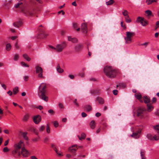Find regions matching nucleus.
Returning <instances> with one entry per match:
<instances>
[{
  "label": "nucleus",
  "mask_w": 159,
  "mask_h": 159,
  "mask_svg": "<svg viewBox=\"0 0 159 159\" xmlns=\"http://www.w3.org/2000/svg\"><path fill=\"white\" fill-rule=\"evenodd\" d=\"M46 83H43L41 84L39 87L38 95L40 98L47 102L48 101V97L46 95Z\"/></svg>",
  "instance_id": "1"
},
{
  "label": "nucleus",
  "mask_w": 159,
  "mask_h": 159,
  "mask_svg": "<svg viewBox=\"0 0 159 159\" xmlns=\"http://www.w3.org/2000/svg\"><path fill=\"white\" fill-rule=\"evenodd\" d=\"M104 72L107 77L113 78L116 76L117 70L111 66H107L104 68Z\"/></svg>",
  "instance_id": "2"
},
{
  "label": "nucleus",
  "mask_w": 159,
  "mask_h": 159,
  "mask_svg": "<svg viewBox=\"0 0 159 159\" xmlns=\"http://www.w3.org/2000/svg\"><path fill=\"white\" fill-rule=\"evenodd\" d=\"M23 143L22 141L20 140L18 143L14 145V150L12 152V154L14 156H15L17 154H18V156H20V150L21 148Z\"/></svg>",
  "instance_id": "3"
},
{
  "label": "nucleus",
  "mask_w": 159,
  "mask_h": 159,
  "mask_svg": "<svg viewBox=\"0 0 159 159\" xmlns=\"http://www.w3.org/2000/svg\"><path fill=\"white\" fill-rule=\"evenodd\" d=\"M153 128L157 131V133L158 134L159 137L156 135H155L153 137L150 134H148L147 135V137L150 140H157L159 139V124L156 126H154Z\"/></svg>",
  "instance_id": "4"
},
{
  "label": "nucleus",
  "mask_w": 159,
  "mask_h": 159,
  "mask_svg": "<svg viewBox=\"0 0 159 159\" xmlns=\"http://www.w3.org/2000/svg\"><path fill=\"white\" fill-rule=\"evenodd\" d=\"M142 128L139 126L136 127L134 129L132 134L131 136L135 139H138L140 137Z\"/></svg>",
  "instance_id": "5"
},
{
  "label": "nucleus",
  "mask_w": 159,
  "mask_h": 159,
  "mask_svg": "<svg viewBox=\"0 0 159 159\" xmlns=\"http://www.w3.org/2000/svg\"><path fill=\"white\" fill-rule=\"evenodd\" d=\"M135 35V33L133 32H126V37H125V43L129 44L132 42L131 37Z\"/></svg>",
  "instance_id": "6"
},
{
  "label": "nucleus",
  "mask_w": 159,
  "mask_h": 159,
  "mask_svg": "<svg viewBox=\"0 0 159 159\" xmlns=\"http://www.w3.org/2000/svg\"><path fill=\"white\" fill-rule=\"evenodd\" d=\"M66 44L65 42L57 44L56 46V51L58 52H61L66 47Z\"/></svg>",
  "instance_id": "7"
},
{
  "label": "nucleus",
  "mask_w": 159,
  "mask_h": 159,
  "mask_svg": "<svg viewBox=\"0 0 159 159\" xmlns=\"http://www.w3.org/2000/svg\"><path fill=\"white\" fill-rule=\"evenodd\" d=\"M137 116L141 118H143L145 117L146 112L145 109L143 108H139L137 110Z\"/></svg>",
  "instance_id": "8"
},
{
  "label": "nucleus",
  "mask_w": 159,
  "mask_h": 159,
  "mask_svg": "<svg viewBox=\"0 0 159 159\" xmlns=\"http://www.w3.org/2000/svg\"><path fill=\"white\" fill-rule=\"evenodd\" d=\"M36 73L38 74V76L39 78H43V70L42 67L39 66H37L35 67Z\"/></svg>",
  "instance_id": "9"
},
{
  "label": "nucleus",
  "mask_w": 159,
  "mask_h": 159,
  "mask_svg": "<svg viewBox=\"0 0 159 159\" xmlns=\"http://www.w3.org/2000/svg\"><path fill=\"white\" fill-rule=\"evenodd\" d=\"M21 12L26 16H32L33 15L32 10L25 7H23L21 9Z\"/></svg>",
  "instance_id": "10"
},
{
  "label": "nucleus",
  "mask_w": 159,
  "mask_h": 159,
  "mask_svg": "<svg viewBox=\"0 0 159 159\" xmlns=\"http://www.w3.org/2000/svg\"><path fill=\"white\" fill-rule=\"evenodd\" d=\"M21 154L23 157H26L30 155V152L24 147H22L20 152V155Z\"/></svg>",
  "instance_id": "11"
},
{
  "label": "nucleus",
  "mask_w": 159,
  "mask_h": 159,
  "mask_svg": "<svg viewBox=\"0 0 159 159\" xmlns=\"http://www.w3.org/2000/svg\"><path fill=\"white\" fill-rule=\"evenodd\" d=\"M137 22L140 23L143 26H146L148 24L146 21L144 20L143 18L140 17H139L137 20Z\"/></svg>",
  "instance_id": "12"
},
{
  "label": "nucleus",
  "mask_w": 159,
  "mask_h": 159,
  "mask_svg": "<svg viewBox=\"0 0 159 159\" xmlns=\"http://www.w3.org/2000/svg\"><path fill=\"white\" fill-rule=\"evenodd\" d=\"M33 120L35 124H38L41 121V117L40 115H37L34 117Z\"/></svg>",
  "instance_id": "13"
},
{
  "label": "nucleus",
  "mask_w": 159,
  "mask_h": 159,
  "mask_svg": "<svg viewBox=\"0 0 159 159\" xmlns=\"http://www.w3.org/2000/svg\"><path fill=\"white\" fill-rule=\"evenodd\" d=\"M81 30L82 32L85 34L87 32V26L86 24L85 23H83L81 25Z\"/></svg>",
  "instance_id": "14"
},
{
  "label": "nucleus",
  "mask_w": 159,
  "mask_h": 159,
  "mask_svg": "<svg viewBox=\"0 0 159 159\" xmlns=\"http://www.w3.org/2000/svg\"><path fill=\"white\" fill-rule=\"evenodd\" d=\"M83 47V45L81 44L76 45L74 49L76 52H78L81 50Z\"/></svg>",
  "instance_id": "15"
},
{
  "label": "nucleus",
  "mask_w": 159,
  "mask_h": 159,
  "mask_svg": "<svg viewBox=\"0 0 159 159\" xmlns=\"http://www.w3.org/2000/svg\"><path fill=\"white\" fill-rule=\"evenodd\" d=\"M14 7L16 8H19L21 11V9L23 7H25L24 6L22 2H19L14 5Z\"/></svg>",
  "instance_id": "16"
},
{
  "label": "nucleus",
  "mask_w": 159,
  "mask_h": 159,
  "mask_svg": "<svg viewBox=\"0 0 159 159\" xmlns=\"http://www.w3.org/2000/svg\"><path fill=\"white\" fill-rule=\"evenodd\" d=\"M100 89H95L91 90L90 91V93L93 95L95 94L100 93Z\"/></svg>",
  "instance_id": "17"
},
{
  "label": "nucleus",
  "mask_w": 159,
  "mask_h": 159,
  "mask_svg": "<svg viewBox=\"0 0 159 159\" xmlns=\"http://www.w3.org/2000/svg\"><path fill=\"white\" fill-rule=\"evenodd\" d=\"M40 37L41 38H44L46 37L48 34L45 32L43 31L39 34Z\"/></svg>",
  "instance_id": "18"
},
{
  "label": "nucleus",
  "mask_w": 159,
  "mask_h": 159,
  "mask_svg": "<svg viewBox=\"0 0 159 159\" xmlns=\"http://www.w3.org/2000/svg\"><path fill=\"white\" fill-rule=\"evenodd\" d=\"M89 125L90 128L92 129H94L95 128L96 126V124L95 121L93 120L91 121L89 123Z\"/></svg>",
  "instance_id": "19"
},
{
  "label": "nucleus",
  "mask_w": 159,
  "mask_h": 159,
  "mask_svg": "<svg viewBox=\"0 0 159 159\" xmlns=\"http://www.w3.org/2000/svg\"><path fill=\"white\" fill-rule=\"evenodd\" d=\"M147 107L148 111L149 112L151 111L154 109L153 107L151 104L150 103L148 104H147Z\"/></svg>",
  "instance_id": "20"
},
{
  "label": "nucleus",
  "mask_w": 159,
  "mask_h": 159,
  "mask_svg": "<svg viewBox=\"0 0 159 159\" xmlns=\"http://www.w3.org/2000/svg\"><path fill=\"white\" fill-rule=\"evenodd\" d=\"M134 95L137 99L140 100L141 102H143V101L141 100L142 96L140 93H137L135 94Z\"/></svg>",
  "instance_id": "21"
},
{
  "label": "nucleus",
  "mask_w": 159,
  "mask_h": 159,
  "mask_svg": "<svg viewBox=\"0 0 159 159\" xmlns=\"http://www.w3.org/2000/svg\"><path fill=\"white\" fill-rule=\"evenodd\" d=\"M77 146V145H73V146H71V147H70L69 148V151L72 153H75L76 151V149H75V148H72L74 147H75V146Z\"/></svg>",
  "instance_id": "22"
},
{
  "label": "nucleus",
  "mask_w": 159,
  "mask_h": 159,
  "mask_svg": "<svg viewBox=\"0 0 159 159\" xmlns=\"http://www.w3.org/2000/svg\"><path fill=\"white\" fill-rule=\"evenodd\" d=\"M97 101L100 104H103L104 103V100L103 99L100 97H98L96 98Z\"/></svg>",
  "instance_id": "23"
},
{
  "label": "nucleus",
  "mask_w": 159,
  "mask_h": 159,
  "mask_svg": "<svg viewBox=\"0 0 159 159\" xmlns=\"http://www.w3.org/2000/svg\"><path fill=\"white\" fill-rule=\"evenodd\" d=\"M84 109L88 112L92 110V107L90 105H86L84 106Z\"/></svg>",
  "instance_id": "24"
},
{
  "label": "nucleus",
  "mask_w": 159,
  "mask_h": 159,
  "mask_svg": "<svg viewBox=\"0 0 159 159\" xmlns=\"http://www.w3.org/2000/svg\"><path fill=\"white\" fill-rule=\"evenodd\" d=\"M143 99L145 103H149L150 101V98L147 96H144L143 97Z\"/></svg>",
  "instance_id": "25"
},
{
  "label": "nucleus",
  "mask_w": 159,
  "mask_h": 159,
  "mask_svg": "<svg viewBox=\"0 0 159 159\" xmlns=\"http://www.w3.org/2000/svg\"><path fill=\"white\" fill-rule=\"evenodd\" d=\"M57 72L59 73H62L64 70H63L61 69L60 66L58 65L57 67Z\"/></svg>",
  "instance_id": "26"
},
{
  "label": "nucleus",
  "mask_w": 159,
  "mask_h": 159,
  "mask_svg": "<svg viewBox=\"0 0 159 159\" xmlns=\"http://www.w3.org/2000/svg\"><path fill=\"white\" fill-rule=\"evenodd\" d=\"M78 137L80 140H81L82 139H85L86 137V135L84 133H83L81 134V137H80L79 135H78Z\"/></svg>",
  "instance_id": "27"
},
{
  "label": "nucleus",
  "mask_w": 159,
  "mask_h": 159,
  "mask_svg": "<svg viewBox=\"0 0 159 159\" xmlns=\"http://www.w3.org/2000/svg\"><path fill=\"white\" fill-rule=\"evenodd\" d=\"M157 0H146V2L148 5H150L152 2H157Z\"/></svg>",
  "instance_id": "28"
},
{
  "label": "nucleus",
  "mask_w": 159,
  "mask_h": 159,
  "mask_svg": "<svg viewBox=\"0 0 159 159\" xmlns=\"http://www.w3.org/2000/svg\"><path fill=\"white\" fill-rule=\"evenodd\" d=\"M18 88L17 87H16L13 90V94L14 95L16 94L18 92Z\"/></svg>",
  "instance_id": "29"
},
{
  "label": "nucleus",
  "mask_w": 159,
  "mask_h": 159,
  "mask_svg": "<svg viewBox=\"0 0 159 159\" xmlns=\"http://www.w3.org/2000/svg\"><path fill=\"white\" fill-rule=\"evenodd\" d=\"M28 134V133L27 132H23L22 134V135L24 138V139L26 140H28V137H27V135Z\"/></svg>",
  "instance_id": "30"
},
{
  "label": "nucleus",
  "mask_w": 159,
  "mask_h": 159,
  "mask_svg": "<svg viewBox=\"0 0 159 159\" xmlns=\"http://www.w3.org/2000/svg\"><path fill=\"white\" fill-rule=\"evenodd\" d=\"M11 45L10 43H7L6 44V49L7 51H9L11 48Z\"/></svg>",
  "instance_id": "31"
},
{
  "label": "nucleus",
  "mask_w": 159,
  "mask_h": 159,
  "mask_svg": "<svg viewBox=\"0 0 159 159\" xmlns=\"http://www.w3.org/2000/svg\"><path fill=\"white\" fill-rule=\"evenodd\" d=\"M23 56L24 58L27 61H30V59L27 54H24Z\"/></svg>",
  "instance_id": "32"
},
{
  "label": "nucleus",
  "mask_w": 159,
  "mask_h": 159,
  "mask_svg": "<svg viewBox=\"0 0 159 159\" xmlns=\"http://www.w3.org/2000/svg\"><path fill=\"white\" fill-rule=\"evenodd\" d=\"M29 117V115L28 114H25L23 117V120L24 121H27Z\"/></svg>",
  "instance_id": "33"
},
{
  "label": "nucleus",
  "mask_w": 159,
  "mask_h": 159,
  "mask_svg": "<svg viewBox=\"0 0 159 159\" xmlns=\"http://www.w3.org/2000/svg\"><path fill=\"white\" fill-rule=\"evenodd\" d=\"M140 154L142 159H146V157L145 156V153L144 152L141 151Z\"/></svg>",
  "instance_id": "34"
},
{
  "label": "nucleus",
  "mask_w": 159,
  "mask_h": 159,
  "mask_svg": "<svg viewBox=\"0 0 159 159\" xmlns=\"http://www.w3.org/2000/svg\"><path fill=\"white\" fill-rule=\"evenodd\" d=\"M19 55L17 54H15L13 56V59L15 61H17L18 59Z\"/></svg>",
  "instance_id": "35"
},
{
  "label": "nucleus",
  "mask_w": 159,
  "mask_h": 159,
  "mask_svg": "<svg viewBox=\"0 0 159 159\" xmlns=\"http://www.w3.org/2000/svg\"><path fill=\"white\" fill-rule=\"evenodd\" d=\"M114 2L113 0H110L109 1L106 2V4L107 5H112Z\"/></svg>",
  "instance_id": "36"
},
{
  "label": "nucleus",
  "mask_w": 159,
  "mask_h": 159,
  "mask_svg": "<svg viewBox=\"0 0 159 159\" xmlns=\"http://www.w3.org/2000/svg\"><path fill=\"white\" fill-rule=\"evenodd\" d=\"M125 19L126 22L127 23H130L131 21V20L129 18V16H127L125 17Z\"/></svg>",
  "instance_id": "37"
},
{
  "label": "nucleus",
  "mask_w": 159,
  "mask_h": 159,
  "mask_svg": "<svg viewBox=\"0 0 159 159\" xmlns=\"http://www.w3.org/2000/svg\"><path fill=\"white\" fill-rule=\"evenodd\" d=\"M122 14L125 16V17H126L127 16H129L128 15V12L126 10H124V11L122 12Z\"/></svg>",
  "instance_id": "38"
},
{
  "label": "nucleus",
  "mask_w": 159,
  "mask_h": 159,
  "mask_svg": "<svg viewBox=\"0 0 159 159\" xmlns=\"http://www.w3.org/2000/svg\"><path fill=\"white\" fill-rule=\"evenodd\" d=\"M145 12L146 13L147 15L148 16H150L152 14V11L149 10H146L145 11Z\"/></svg>",
  "instance_id": "39"
},
{
  "label": "nucleus",
  "mask_w": 159,
  "mask_h": 159,
  "mask_svg": "<svg viewBox=\"0 0 159 159\" xmlns=\"http://www.w3.org/2000/svg\"><path fill=\"white\" fill-rule=\"evenodd\" d=\"M21 65L23 67H29V66L26 64L24 62L22 61L20 63Z\"/></svg>",
  "instance_id": "40"
},
{
  "label": "nucleus",
  "mask_w": 159,
  "mask_h": 159,
  "mask_svg": "<svg viewBox=\"0 0 159 159\" xmlns=\"http://www.w3.org/2000/svg\"><path fill=\"white\" fill-rule=\"evenodd\" d=\"M119 86H120V88H124L126 86V85L125 84V83H124L120 84L119 85Z\"/></svg>",
  "instance_id": "41"
},
{
  "label": "nucleus",
  "mask_w": 159,
  "mask_h": 159,
  "mask_svg": "<svg viewBox=\"0 0 159 159\" xmlns=\"http://www.w3.org/2000/svg\"><path fill=\"white\" fill-rule=\"evenodd\" d=\"M45 129V127L43 125L41 126L39 128V130L40 132L43 131Z\"/></svg>",
  "instance_id": "42"
},
{
  "label": "nucleus",
  "mask_w": 159,
  "mask_h": 159,
  "mask_svg": "<svg viewBox=\"0 0 159 159\" xmlns=\"http://www.w3.org/2000/svg\"><path fill=\"white\" fill-rule=\"evenodd\" d=\"M46 131L48 133L50 132V127L48 124H47L46 126Z\"/></svg>",
  "instance_id": "43"
},
{
  "label": "nucleus",
  "mask_w": 159,
  "mask_h": 159,
  "mask_svg": "<svg viewBox=\"0 0 159 159\" xmlns=\"http://www.w3.org/2000/svg\"><path fill=\"white\" fill-rule=\"evenodd\" d=\"M55 152H56V153L59 156H62L63 155L62 154V152H58L57 150H55Z\"/></svg>",
  "instance_id": "44"
},
{
  "label": "nucleus",
  "mask_w": 159,
  "mask_h": 159,
  "mask_svg": "<svg viewBox=\"0 0 159 159\" xmlns=\"http://www.w3.org/2000/svg\"><path fill=\"white\" fill-rule=\"evenodd\" d=\"M148 42H145L141 44L140 45V46H144L146 48L147 46H148Z\"/></svg>",
  "instance_id": "45"
},
{
  "label": "nucleus",
  "mask_w": 159,
  "mask_h": 159,
  "mask_svg": "<svg viewBox=\"0 0 159 159\" xmlns=\"http://www.w3.org/2000/svg\"><path fill=\"white\" fill-rule=\"evenodd\" d=\"M78 75L80 77H83L84 75V73L83 72L81 73H79L78 74Z\"/></svg>",
  "instance_id": "46"
},
{
  "label": "nucleus",
  "mask_w": 159,
  "mask_h": 159,
  "mask_svg": "<svg viewBox=\"0 0 159 159\" xmlns=\"http://www.w3.org/2000/svg\"><path fill=\"white\" fill-rule=\"evenodd\" d=\"M54 125L55 127H57L58 126V123L57 121H55L54 122Z\"/></svg>",
  "instance_id": "47"
},
{
  "label": "nucleus",
  "mask_w": 159,
  "mask_h": 159,
  "mask_svg": "<svg viewBox=\"0 0 159 159\" xmlns=\"http://www.w3.org/2000/svg\"><path fill=\"white\" fill-rule=\"evenodd\" d=\"M9 151V149L7 147H5L3 149V151L4 152H7Z\"/></svg>",
  "instance_id": "48"
},
{
  "label": "nucleus",
  "mask_w": 159,
  "mask_h": 159,
  "mask_svg": "<svg viewBox=\"0 0 159 159\" xmlns=\"http://www.w3.org/2000/svg\"><path fill=\"white\" fill-rule=\"evenodd\" d=\"M71 42L74 43H76L78 42V40L76 38H73L72 41Z\"/></svg>",
  "instance_id": "49"
},
{
  "label": "nucleus",
  "mask_w": 159,
  "mask_h": 159,
  "mask_svg": "<svg viewBox=\"0 0 159 159\" xmlns=\"http://www.w3.org/2000/svg\"><path fill=\"white\" fill-rule=\"evenodd\" d=\"M76 101L77 99H75L74 101H73V102L76 106L79 107V105L78 103L76 102Z\"/></svg>",
  "instance_id": "50"
},
{
  "label": "nucleus",
  "mask_w": 159,
  "mask_h": 159,
  "mask_svg": "<svg viewBox=\"0 0 159 159\" xmlns=\"http://www.w3.org/2000/svg\"><path fill=\"white\" fill-rule=\"evenodd\" d=\"M113 93L114 95H116L117 94L118 91L117 90H114L113 91Z\"/></svg>",
  "instance_id": "51"
},
{
  "label": "nucleus",
  "mask_w": 159,
  "mask_h": 159,
  "mask_svg": "<svg viewBox=\"0 0 159 159\" xmlns=\"http://www.w3.org/2000/svg\"><path fill=\"white\" fill-rule=\"evenodd\" d=\"M73 27L75 29L77 26V24L76 23H74L73 24Z\"/></svg>",
  "instance_id": "52"
},
{
  "label": "nucleus",
  "mask_w": 159,
  "mask_h": 159,
  "mask_svg": "<svg viewBox=\"0 0 159 159\" xmlns=\"http://www.w3.org/2000/svg\"><path fill=\"white\" fill-rule=\"evenodd\" d=\"M51 147L54 149L55 151L56 150H57V149L55 145L53 144H51Z\"/></svg>",
  "instance_id": "53"
},
{
  "label": "nucleus",
  "mask_w": 159,
  "mask_h": 159,
  "mask_svg": "<svg viewBox=\"0 0 159 159\" xmlns=\"http://www.w3.org/2000/svg\"><path fill=\"white\" fill-rule=\"evenodd\" d=\"M16 22V24L18 25L19 26L21 25L22 24V22L20 21H18Z\"/></svg>",
  "instance_id": "54"
},
{
  "label": "nucleus",
  "mask_w": 159,
  "mask_h": 159,
  "mask_svg": "<svg viewBox=\"0 0 159 159\" xmlns=\"http://www.w3.org/2000/svg\"><path fill=\"white\" fill-rule=\"evenodd\" d=\"M59 107L60 108H64L63 105L62 104L59 103L58 104Z\"/></svg>",
  "instance_id": "55"
},
{
  "label": "nucleus",
  "mask_w": 159,
  "mask_h": 159,
  "mask_svg": "<svg viewBox=\"0 0 159 159\" xmlns=\"http://www.w3.org/2000/svg\"><path fill=\"white\" fill-rule=\"evenodd\" d=\"M81 115L83 117H84L87 116V114L84 112H83L81 113Z\"/></svg>",
  "instance_id": "56"
},
{
  "label": "nucleus",
  "mask_w": 159,
  "mask_h": 159,
  "mask_svg": "<svg viewBox=\"0 0 159 159\" xmlns=\"http://www.w3.org/2000/svg\"><path fill=\"white\" fill-rule=\"evenodd\" d=\"M29 77L28 76H24V79L25 81H27Z\"/></svg>",
  "instance_id": "57"
},
{
  "label": "nucleus",
  "mask_w": 159,
  "mask_h": 159,
  "mask_svg": "<svg viewBox=\"0 0 159 159\" xmlns=\"http://www.w3.org/2000/svg\"><path fill=\"white\" fill-rule=\"evenodd\" d=\"M101 116V114L99 112H97L95 114V116L97 117H99Z\"/></svg>",
  "instance_id": "58"
},
{
  "label": "nucleus",
  "mask_w": 159,
  "mask_h": 159,
  "mask_svg": "<svg viewBox=\"0 0 159 159\" xmlns=\"http://www.w3.org/2000/svg\"><path fill=\"white\" fill-rule=\"evenodd\" d=\"M48 112L49 113H52V114H53L54 113V112L53 111L52 109H50L48 111Z\"/></svg>",
  "instance_id": "59"
},
{
  "label": "nucleus",
  "mask_w": 159,
  "mask_h": 159,
  "mask_svg": "<svg viewBox=\"0 0 159 159\" xmlns=\"http://www.w3.org/2000/svg\"><path fill=\"white\" fill-rule=\"evenodd\" d=\"M36 108L38 109H39L40 110H42L43 109V107L41 106H39L36 107Z\"/></svg>",
  "instance_id": "60"
},
{
  "label": "nucleus",
  "mask_w": 159,
  "mask_h": 159,
  "mask_svg": "<svg viewBox=\"0 0 159 159\" xmlns=\"http://www.w3.org/2000/svg\"><path fill=\"white\" fill-rule=\"evenodd\" d=\"M7 93L10 96H11L12 95V92L11 91H10V90H9L8 91Z\"/></svg>",
  "instance_id": "61"
},
{
  "label": "nucleus",
  "mask_w": 159,
  "mask_h": 159,
  "mask_svg": "<svg viewBox=\"0 0 159 159\" xmlns=\"http://www.w3.org/2000/svg\"><path fill=\"white\" fill-rule=\"evenodd\" d=\"M69 77H70V79H73L74 78V76L73 75H69Z\"/></svg>",
  "instance_id": "62"
},
{
  "label": "nucleus",
  "mask_w": 159,
  "mask_h": 159,
  "mask_svg": "<svg viewBox=\"0 0 159 159\" xmlns=\"http://www.w3.org/2000/svg\"><path fill=\"white\" fill-rule=\"evenodd\" d=\"M31 159H38V158L34 156H31L30 157Z\"/></svg>",
  "instance_id": "63"
},
{
  "label": "nucleus",
  "mask_w": 159,
  "mask_h": 159,
  "mask_svg": "<svg viewBox=\"0 0 159 159\" xmlns=\"http://www.w3.org/2000/svg\"><path fill=\"white\" fill-rule=\"evenodd\" d=\"M155 114L157 116H159V109L155 113Z\"/></svg>",
  "instance_id": "64"
}]
</instances>
